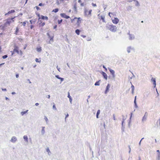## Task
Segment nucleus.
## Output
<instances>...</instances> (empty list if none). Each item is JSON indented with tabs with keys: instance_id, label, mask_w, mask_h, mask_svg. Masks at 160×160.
Instances as JSON below:
<instances>
[{
	"instance_id": "1",
	"label": "nucleus",
	"mask_w": 160,
	"mask_h": 160,
	"mask_svg": "<svg viewBox=\"0 0 160 160\" xmlns=\"http://www.w3.org/2000/svg\"><path fill=\"white\" fill-rule=\"evenodd\" d=\"M75 20H77L75 24L78 27H79L81 23V21L82 20V19L80 17L77 18L75 17L71 19L70 20L71 22L73 24L75 25L74 23Z\"/></svg>"
},
{
	"instance_id": "2",
	"label": "nucleus",
	"mask_w": 160,
	"mask_h": 160,
	"mask_svg": "<svg viewBox=\"0 0 160 160\" xmlns=\"http://www.w3.org/2000/svg\"><path fill=\"white\" fill-rule=\"evenodd\" d=\"M108 28L112 32H115L117 31V28L115 26L112 25H109L107 26Z\"/></svg>"
},
{
	"instance_id": "3",
	"label": "nucleus",
	"mask_w": 160,
	"mask_h": 160,
	"mask_svg": "<svg viewBox=\"0 0 160 160\" xmlns=\"http://www.w3.org/2000/svg\"><path fill=\"white\" fill-rule=\"evenodd\" d=\"M14 52H16L18 54H20V55L22 54V52L21 51H19L18 47L17 46H15L13 50Z\"/></svg>"
},
{
	"instance_id": "4",
	"label": "nucleus",
	"mask_w": 160,
	"mask_h": 160,
	"mask_svg": "<svg viewBox=\"0 0 160 160\" xmlns=\"http://www.w3.org/2000/svg\"><path fill=\"white\" fill-rule=\"evenodd\" d=\"M15 17L12 18H11L8 19L7 20L6 22L5 23V24L6 25L8 24L10 25V23L12 22V21L14 22V20H13Z\"/></svg>"
},
{
	"instance_id": "5",
	"label": "nucleus",
	"mask_w": 160,
	"mask_h": 160,
	"mask_svg": "<svg viewBox=\"0 0 160 160\" xmlns=\"http://www.w3.org/2000/svg\"><path fill=\"white\" fill-rule=\"evenodd\" d=\"M60 15L61 17L66 19H68L70 18V17L69 16L66 15L65 13H61Z\"/></svg>"
},
{
	"instance_id": "6",
	"label": "nucleus",
	"mask_w": 160,
	"mask_h": 160,
	"mask_svg": "<svg viewBox=\"0 0 160 160\" xmlns=\"http://www.w3.org/2000/svg\"><path fill=\"white\" fill-rule=\"evenodd\" d=\"M112 22L115 24H117L119 22V20L117 18H115L112 20Z\"/></svg>"
},
{
	"instance_id": "7",
	"label": "nucleus",
	"mask_w": 160,
	"mask_h": 160,
	"mask_svg": "<svg viewBox=\"0 0 160 160\" xmlns=\"http://www.w3.org/2000/svg\"><path fill=\"white\" fill-rule=\"evenodd\" d=\"M108 70L110 72L111 74L112 75V77L114 78L115 76L114 71L110 68H108Z\"/></svg>"
},
{
	"instance_id": "8",
	"label": "nucleus",
	"mask_w": 160,
	"mask_h": 160,
	"mask_svg": "<svg viewBox=\"0 0 160 160\" xmlns=\"http://www.w3.org/2000/svg\"><path fill=\"white\" fill-rule=\"evenodd\" d=\"M92 12V10H90L89 11L86 10L85 11V14L87 15H91V12Z\"/></svg>"
},
{
	"instance_id": "9",
	"label": "nucleus",
	"mask_w": 160,
	"mask_h": 160,
	"mask_svg": "<svg viewBox=\"0 0 160 160\" xmlns=\"http://www.w3.org/2000/svg\"><path fill=\"white\" fill-rule=\"evenodd\" d=\"M17 141V138L14 136L12 137L10 140L11 142L13 143H15Z\"/></svg>"
},
{
	"instance_id": "10",
	"label": "nucleus",
	"mask_w": 160,
	"mask_h": 160,
	"mask_svg": "<svg viewBox=\"0 0 160 160\" xmlns=\"http://www.w3.org/2000/svg\"><path fill=\"white\" fill-rule=\"evenodd\" d=\"M41 18L43 20L45 19L47 20L48 19V18L47 16H44L43 15L41 16V18L39 17L38 18V20H39Z\"/></svg>"
},
{
	"instance_id": "11",
	"label": "nucleus",
	"mask_w": 160,
	"mask_h": 160,
	"mask_svg": "<svg viewBox=\"0 0 160 160\" xmlns=\"http://www.w3.org/2000/svg\"><path fill=\"white\" fill-rule=\"evenodd\" d=\"M157 152H158V153H157V156L156 157V160H160V151L159 150H157Z\"/></svg>"
},
{
	"instance_id": "12",
	"label": "nucleus",
	"mask_w": 160,
	"mask_h": 160,
	"mask_svg": "<svg viewBox=\"0 0 160 160\" xmlns=\"http://www.w3.org/2000/svg\"><path fill=\"white\" fill-rule=\"evenodd\" d=\"M102 74L103 75L104 78L105 79V80H107L108 79V76L106 73L103 72H102Z\"/></svg>"
},
{
	"instance_id": "13",
	"label": "nucleus",
	"mask_w": 160,
	"mask_h": 160,
	"mask_svg": "<svg viewBox=\"0 0 160 160\" xmlns=\"http://www.w3.org/2000/svg\"><path fill=\"white\" fill-rule=\"evenodd\" d=\"M151 81L153 82V84L154 87H155L156 86L155 79V78H152L151 79Z\"/></svg>"
},
{
	"instance_id": "14",
	"label": "nucleus",
	"mask_w": 160,
	"mask_h": 160,
	"mask_svg": "<svg viewBox=\"0 0 160 160\" xmlns=\"http://www.w3.org/2000/svg\"><path fill=\"white\" fill-rule=\"evenodd\" d=\"M99 19L100 20H102L103 22H105V17L104 16H100Z\"/></svg>"
},
{
	"instance_id": "15",
	"label": "nucleus",
	"mask_w": 160,
	"mask_h": 160,
	"mask_svg": "<svg viewBox=\"0 0 160 160\" xmlns=\"http://www.w3.org/2000/svg\"><path fill=\"white\" fill-rule=\"evenodd\" d=\"M110 87V85L109 84H108L107 86L106 87V90L105 91V93H106L107 92H108L109 91V88Z\"/></svg>"
},
{
	"instance_id": "16",
	"label": "nucleus",
	"mask_w": 160,
	"mask_h": 160,
	"mask_svg": "<svg viewBox=\"0 0 160 160\" xmlns=\"http://www.w3.org/2000/svg\"><path fill=\"white\" fill-rule=\"evenodd\" d=\"M48 35L49 36L50 38V40L49 41L48 43H51V42H53V37H50L49 35V34L48 33Z\"/></svg>"
},
{
	"instance_id": "17",
	"label": "nucleus",
	"mask_w": 160,
	"mask_h": 160,
	"mask_svg": "<svg viewBox=\"0 0 160 160\" xmlns=\"http://www.w3.org/2000/svg\"><path fill=\"white\" fill-rule=\"evenodd\" d=\"M147 112H146L144 116H143V118H142V120L144 121L147 118Z\"/></svg>"
},
{
	"instance_id": "18",
	"label": "nucleus",
	"mask_w": 160,
	"mask_h": 160,
	"mask_svg": "<svg viewBox=\"0 0 160 160\" xmlns=\"http://www.w3.org/2000/svg\"><path fill=\"white\" fill-rule=\"evenodd\" d=\"M46 151L48 152V155L50 156L51 154V152L49 150V149L48 147L46 149Z\"/></svg>"
},
{
	"instance_id": "19",
	"label": "nucleus",
	"mask_w": 160,
	"mask_h": 160,
	"mask_svg": "<svg viewBox=\"0 0 160 160\" xmlns=\"http://www.w3.org/2000/svg\"><path fill=\"white\" fill-rule=\"evenodd\" d=\"M15 12V11L14 10H12L11 11H9V12H8L7 13L5 14V15H7L8 14H10L11 13H13V12Z\"/></svg>"
},
{
	"instance_id": "20",
	"label": "nucleus",
	"mask_w": 160,
	"mask_h": 160,
	"mask_svg": "<svg viewBox=\"0 0 160 160\" xmlns=\"http://www.w3.org/2000/svg\"><path fill=\"white\" fill-rule=\"evenodd\" d=\"M23 138L24 139L25 141L26 142H28V137L27 136L24 135L23 136Z\"/></svg>"
},
{
	"instance_id": "21",
	"label": "nucleus",
	"mask_w": 160,
	"mask_h": 160,
	"mask_svg": "<svg viewBox=\"0 0 160 160\" xmlns=\"http://www.w3.org/2000/svg\"><path fill=\"white\" fill-rule=\"evenodd\" d=\"M45 24V22H41L40 23H39V26L40 27H42Z\"/></svg>"
},
{
	"instance_id": "22",
	"label": "nucleus",
	"mask_w": 160,
	"mask_h": 160,
	"mask_svg": "<svg viewBox=\"0 0 160 160\" xmlns=\"http://www.w3.org/2000/svg\"><path fill=\"white\" fill-rule=\"evenodd\" d=\"M80 32V30L78 29H77L75 30V32L78 35H79Z\"/></svg>"
},
{
	"instance_id": "23",
	"label": "nucleus",
	"mask_w": 160,
	"mask_h": 160,
	"mask_svg": "<svg viewBox=\"0 0 160 160\" xmlns=\"http://www.w3.org/2000/svg\"><path fill=\"white\" fill-rule=\"evenodd\" d=\"M28 110H27L25 111H23L21 113V114L23 116V115L25 114L26 113L28 112Z\"/></svg>"
},
{
	"instance_id": "24",
	"label": "nucleus",
	"mask_w": 160,
	"mask_h": 160,
	"mask_svg": "<svg viewBox=\"0 0 160 160\" xmlns=\"http://www.w3.org/2000/svg\"><path fill=\"white\" fill-rule=\"evenodd\" d=\"M56 77L60 79L61 81H63V78L59 77L58 75H56Z\"/></svg>"
},
{
	"instance_id": "25",
	"label": "nucleus",
	"mask_w": 160,
	"mask_h": 160,
	"mask_svg": "<svg viewBox=\"0 0 160 160\" xmlns=\"http://www.w3.org/2000/svg\"><path fill=\"white\" fill-rule=\"evenodd\" d=\"M100 113V110H98V111L97 113L96 117H97V118H98V115Z\"/></svg>"
},
{
	"instance_id": "26",
	"label": "nucleus",
	"mask_w": 160,
	"mask_h": 160,
	"mask_svg": "<svg viewBox=\"0 0 160 160\" xmlns=\"http://www.w3.org/2000/svg\"><path fill=\"white\" fill-rule=\"evenodd\" d=\"M37 51L38 52H40L41 51L42 49L41 47L38 48H37Z\"/></svg>"
},
{
	"instance_id": "27",
	"label": "nucleus",
	"mask_w": 160,
	"mask_h": 160,
	"mask_svg": "<svg viewBox=\"0 0 160 160\" xmlns=\"http://www.w3.org/2000/svg\"><path fill=\"white\" fill-rule=\"evenodd\" d=\"M100 80L96 82L95 83V86H99L100 85V83H99V81H100Z\"/></svg>"
},
{
	"instance_id": "28",
	"label": "nucleus",
	"mask_w": 160,
	"mask_h": 160,
	"mask_svg": "<svg viewBox=\"0 0 160 160\" xmlns=\"http://www.w3.org/2000/svg\"><path fill=\"white\" fill-rule=\"evenodd\" d=\"M58 11V8H55L54 9H53L52 10V12H57Z\"/></svg>"
},
{
	"instance_id": "29",
	"label": "nucleus",
	"mask_w": 160,
	"mask_h": 160,
	"mask_svg": "<svg viewBox=\"0 0 160 160\" xmlns=\"http://www.w3.org/2000/svg\"><path fill=\"white\" fill-rule=\"evenodd\" d=\"M77 6L76 4L74 5L73 6V8L75 11H77Z\"/></svg>"
},
{
	"instance_id": "30",
	"label": "nucleus",
	"mask_w": 160,
	"mask_h": 160,
	"mask_svg": "<svg viewBox=\"0 0 160 160\" xmlns=\"http://www.w3.org/2000/svg\"><path fill=\"white\" fill-rule=\"evenodd\" d=\"M134 1H135L136 2V6H138L139 5V3L137 1H136V0H133Z\"/></svg>"
},
{
	"instance_id": "31",
	"label": "nucleus",
	"mask_w": 160,
	"mask_h": 160,
	"mask_svg": "<svg viewBox=\"0 0 160 160\" xmlns=\"http://www.w3.org/2000/svg\"><path fill=\"white\" fill-rule=\"evenodd\" d=\"M18 30H19V29H18V28H16V30L15 32V33L16 34V35L17 34V33L18 32Z\"/></svg>"
},
{
	"instance_id": "32",
	"label": "nucleus",
	"mask_w": 160,
	"mask_h": 160,
	"mask_svg": "<svg viewBox=\"0 0 160 160\" xmlns=\"http://www.w3.org/2000/svg\"><path fill=\"white\" fill-rule=\"evenodd\" d=\"M62 19L60 20H58V24H60L62 22Z\"/></svg>"
},
{
	"instance_id": "33",
	"label": "nucleus",
	"mask_w": 160,
	"mask_h": 160,
	"mask_svg": "<svg viewBox=\"0 0 160 160\" xmlns=\"http://www.w3.org/2000/svg\"><path fill=\"white\" fill-rule=\"evenodd\" d=\"M131 49V48L130 47H129L128 48L127 51L128 53H129L130 52V50Z\"/></svg>"
},
{
	"instance_id": "34",
	"label": "nucleus",
	"mask_w": 160,
	"mask_h": 160,
	"mask_svg": "<svg viewBox=\"0 0 160 160\" xmlns=\"http://www.w3.org/2000/svg\"><path fill=\"white\" fill-rule=\"evenodd\" d=\"M35 61H36V62H41V61L40 60H39V59L38 58H36L35 59Z\"/></svg>"
},
{
	"instance_id": "35",
	"label": "nucleus",
	"mask_w": 160,
	"mask_h": 160,
	"mask_svg": "<svg viewBox=\"0 0 160 160\" xmlns=\"http://www.w3.org/2000/svg\"><path fill=\"white\" fill-rule=\"evenodd\" d=\"M132 92L133 93V92H134V86L132 85Z\"/></svg>"
},
{
	"instance_id": "36",
	"label": "nucleus",
	"mask_w": 160,
	"mask_h": 160,
	"mask_svg": "<svg viewBox=\"0 0 160 160\" xmlns=\"http://www.w3.org/2000/svg\"><path fill=\"white\" fill-rule=\"evenodd\" d=\"M8 56L7 55H5L2 56V58L3 59H5L7 58Z\"/></svg>"
},
{
	"instance_id": "37",
	"label": "nucleus",
	"mask_w": 160,
	"mask_h": 160,
	"mask_svg": "<svg viewBox=\"0 0 160 160\" xmlns=\"http://www.w3.org/2000/svg\"><path fill=\"white\" fill-rule=\"evenodd\" d=\"M68 97L69 98L70 100V99H71V97L70 95L69 92H68Z\"/></svg>"
},
{
	"instance_id": "38",
	"label": "nucleus",
	"mask_w": 160,
	"mask_h": 160,
	"mask_svg": "<svg viewBox=\"0 0 160 160\" xmlns=\"http://www.w3.org/2000/svg\"><path fill=\"white\" fill-rule=\"evenodd\" d=\"M21 23H22V25L24 26H25L26 25V22H21Z\"/></svg>"
},
{
	"instance_id": "39",
	"label": "nucleus",
	"mask_w": 160,
	"mask_h": 160,
	"mask_svg": "<svg viewBox=\"0 0 160 160\" xmlns=\"http://www.w3.org/2000/svg\"><path fill=\"white\" fill-rule=\"evenodd\" d=\"M44 119L45 120V121H46V122H47L48 121V119L46 117H44Z\"/></svg>"
},
{
	"instance_id": "40",
	"label": "nucleus",
	"mask_w": 160,
	"mask_h": 160,
	"mask_svg": "<svg viewBox=\"0 0 160 160\" xmlns=\"http://www.w3.org/2000/svg\"><path fill=\"white\" fill-rule=\"evenodd\" d=\"M53 108L55 110H56L57 109L55 106V105L54 104V105L53 106Z\"/></svg>"
},
{
	"instance_id": "41",
	"label": "nucleus",
	"mask_w": 160,
	"mask_h": 160,
	"mask_svg": "<svg viewBox=\"0 0 160 160\" xmlns=\"http://www.w3.org/2000/svg\"><path fill=\"white\" fill-rule=\"evenodd\" d=\"M92 6L93 7H96L97 6V5H96V4L94 3H92Z\"/></svg>"
},
{
	"instance_id": "42",
	"label": "nucleus",
	"mask_w": 160,
	"mask_h": 160,
	"mask_svg": "<svg viewBox=\"0 0 160 160\" xmlns=\"http://www.w3.org/2000/svg\"><path fill=\"white\" fill-rule=\"evenodd\" d=\"M103 68L105 69V71H107V68L105 67L104 66H103Z\"/></svg>"
},
{
	"instance_id": "43",
	"label": "nucleus",
	"mask_w": 160,
	"mask_h": 160,
	"mask_svg": "<svg viewBox=\"0 0 160 160\" xmlns=\"http://www.w3.org/2000/svg\"><path fill=\"white\" fill-rule=\"evenodd\" d=\"M110 14H113V13H111V12H109L108 13V15L110 17H111V16L110 15Z\"/></svg>"
},
{
	"instance_id": "44",
	"label": "nucleus",
	"mask_w": 160,
	"mask_h": 160,
	"mask_svg": "<svg viewBox=\"0 0 160 160\" xmlns=\"http://www.w3.org/2000/svg\"><path fill=\"white\" fill-rule=\"evenodd\" d=\"M2 91H7V89L6 88H4V89L2 88Z\"/></svg>"
},
{
	"instance_id": "45",
	"label": "nucleus",
	"mask_w": 160,
	"mask_h": 160,
	"mask_svg": "<svg viewBox=\"0 0 160 160\" xmlns=\"http://www.w3.org/2000/svg\"><path fill=\"white\" fill-rule=\"evenodd\" d=\"M80 5L81 6H84V3H81Z\"/></svg>"
},
{
	"instance_id": "46",
	"label": "nucleus",
	"mask_w": 160,
	"mask_h": 160,
	"mask_svg": "<svg viewBox=\"0 0 160 160\" xmlns=\"http://www.w3.org/2000/svg\"><path fill=\"white\" fill-rule=\"evenodd\" d=\"M34 27V26L32 25L30 26L31 29H32Z\"/></svg>"
},
{
	"instance_id": "47",
	"label": "nucleus",
	"mask_w": 160,
	"mask_h": 160,
	"mask_svg": "<svg viewBox=\"0 0 160 160\" xmlns=\"http://www.w3.org/2000/svg\"><path fill=\"white\" fill-rule=\"evenodd\" d=\"M57 25H55L54 26L53 28H54V29H55L57 28Z\"/></svg>"
},
{
	"instance_id": "48",
	"label": "nucleus",
	"mask_w": 160,
	"mask_h": 160,
	"mask_svg": "<svg viewBox=\"0 0 160 160\" xmlns=\"http://www.w3.org/2000/svg\"><path fill=\"white\" fill-rule=\"evenodd\" d=\"M36 8L37 9V10H38L40 9V8L39 7H38V6H36Z\"/></svg>"
},
{
	"instance_id": "49",
	"label": "nucleus",
	"mask_w": 160,
	"mask_h": 160,
	"mask_svg": "<svg viewBox=\"0 0 160 160\" xmlns=\"http://www.w3.org/2000/svg\"><path fill=\"white\" fill-rule=\"evenodd\" d=\"M81 36L83 38H85L86 37V36L84 35H82Z\"/></svg>"
},
{
	"instance_id": "50",
	"label": "nucleus",
	"mask_w": 160,
	"mask_h": 160,
	"mask_svg": "<svg viewBox=\"0 0 160 160\" xmlns=\"http://www.w3.org/2000/svg\"><path fill=\"white\" fill-rule=\"evenodd\" d=\"M16 77L17 78H18L19 77V75L18 74H16Z\"/></svg>"
},
{
	"instance_id": "51",
	"label": "nucleus",
	"mask_w": 160,
	"mask_h": 160,
	"mask_svg": "<svg viewBox=\"0 0 160 160\" xmlns=\"http://www.w3.org/2000/svg\"><path fill=\"white\" fill-rule=\"evenodd\" d=\"M136 96H135V100H134V102L135 103H136Z\"/></svg>"
},
{
	"instance_id": "52",
	"label": "nucleus",
	"mask_w": 160,
	"mask_h": 160,
	"mask_svg": "<svg viewBox=\"0 0 160 160\" xmlns=\"http://www.w3.org/2000/svg\"><path fill=\"white\" fill-rule=\"evenodd\" d=\"M42 3H39V6H42Z\"/></svg>"
},
{
	"instance_id": "53",
	"label": "nucleus",
	"mask_w": 160,
	"mask_h": 160,
	"mask_svg": "<svg viewBox=\"0 0 160 160\" xmlns=\"http://www.w3.org/2000/svg\"><path fill=\"white\" fill-rule=\"evenodd\" d=\"M14 52V51H13V52H12V55H13L14 54V52Z\"/></svg>"
},
{
	"instance_id": "54",
	"label": "nucleus",
	"mask_w": 160,
	"mask_h": 160,
	"mask_svg": "<svg viewBox=\"0 0 160 160\" xmlns=\"http://www.w3.org/2000/svg\"><path fill=\"white\" fill-rule=\"evenodd\" d=\"M39 105V104L38 103H36V104H35V105L36 106H37L38 105Z\"/></svg>"
},
{
	"instance_id": "55",
	"label": "nucleus",
	"mask_w": 160,
	"mask_h": 160,
	"mask_svg": "<svg viewBox=\"0 0 160 160\" xmlns=\"http://www.w3.org/2000/svg\"><path fill=\"white\" fill-rule=\"evenodd\" d=\"M68 116V114H67V115H66L65 118H67Z\"/></svg>"
},
{
	"instance_id": "56",
	"label": "nucleus",
	"mask_w": 160,
	"mask_h": 160,
	"mask_svg": "<svg viewBox=\"0 0 160 160\" xmlns=\"http://www.w3.org/2000/svg\"><path fill=\"white\" fill-rule=\"evenodd\" d=\"M142 141V140H141L140 141V142H139V145L140 146L141 145V142Z\"/></svg>"
},
{
	"instance_id": "57",
	"label": "nucleus",
	"mask_w": 160,
	"mask_h": 160,
	"mask_svg": "<svg viewBox=\"0 0 160 160\" xmlns=\"http://www.w3.org/2000/svg\"><path fill=\"white\" fill-rule=\"evenodd\" d=\"M2 48L1 46H0V52H1Z\"/></svg>"
},
{
	"instance_id": "58",
	"label": "nucleus",
	"mask_w": 160,
	"mask_h": 160,
	"mask_svg": "<svg viewBox=\"0 0 160 160\" xmlns=\"http://www.w3.org/2000/svg\"><path fill=\"white\" fill-rule=\"evenodd\" d=\"M42 134H44V131H42Z\"/></svg>"
},
{
	"instance_id": "59",
	"label": "nucleus",
	"mask_w": 160,
	"mask_h": 160,
	"mask_svg": "<svg viewBox=\"0 0 160 160\" xmlns=\"http://www.w3.org/2000/svg\"><path fill=\"white\" fill-rule=\"evenodd\" d=\"M12 94H15V92H12Z\"/></svg>"
},
{
	"instance_id": "60",
	"label": "nucleus",
	"mask_w": 160,
	"mask_h": 160,
	"mask_svg": "<svg viewBox=\"0 0 160 160\" xmlns=\"http://www.w3.org/2000/svg\"><path fill=\"white\" fill-rule=\"evenodd\" d=\"M81 2V0H78V2Z\"/></svg>"
},
{
	"instance_id": "61",
	"label": "nucleus",
	"mask_w": 160,
	"mask_h": 160,
	"mask_svg": "<svg viewBox=\"0 0 160 160\" xmlns=\"http://www.w3.org/2000/svg\"><path fill=\"white\" fill-rule=\"evenodd\" d=\"M30 22L31 24L32 23V20H30Z\"/></svg>"
},
{
	"instance_id": "62",
	"label": "nucleus",
	"mask_w": 160,
	"mask_h": 160,
	"mask_svg": "<svg viewBox=\"0 0 160 160\" xmlns=\"http://www.w3.org/2000/svg\"><path fill=\"white\" fill-rule=\"evenodd\" d=\"M128 147H129V150H131V148L130 147V146H129Z\"/></svg>"
},
{
	"instance_id": "63",
	"label": "nucleus",
	"mask_w": 160,
	"mask_h": 160,
	"mask_svg": "<svg viewBox=\"0 0 160 160\" xmlns=\"http://www.w3.org/2000/svg\"><path fill=\"white\" fill-rule=\"evenodd\" d=\"M124 121L123 120L122 122V125L123 123H124Z\"/></svg>"
},
{
	"instance_id": "64",
	"label": "nucleus",
	"mask_w": 160,
	"mask_h": 160,
	"mask_svg": "<svg viewBox=\"0 0 160 160\" xmlns=\"http://www.w3.org/2000/svg\"><path fill=\"white\" fill-rule=\"evenodd\" d=\"M50 95H48V98H50Z\"/></svg>"
}]
</instances>
